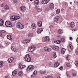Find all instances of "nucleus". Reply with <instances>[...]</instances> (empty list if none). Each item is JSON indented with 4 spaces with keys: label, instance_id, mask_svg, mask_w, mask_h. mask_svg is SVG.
I'll return each instance as SVG.
<instances>
[{
    "label": "nucleus",
    "instance_id": "obj_1",
    "mask_svg": "<svg viewBox=\"0 0 78 78\" xmlns=\"http://www.w3.org/2000/svg\"><path fill=\"white\" fill-rule=\"evenodd\" d=\"M25 60L27 61V62H30L31 61V58L30 55L28 54L26 55L24 58Z\"/></svg>",
    "mask_w": 78,
    "mask_h": 78
},
{
    "label": "nucleus",
    "instance_id": "obj_2",
    "mask_svg": "<svg viewBox=\"0 0 78 78\" xmlns=\"http://www.w3.org/2000/svg\"><path fill=\"white\" fill-rule=\"evenodd\" d=\"M34 66L32 65L29 66L27 70V72L29 73L31 71H32L33 70H34Z\"/></svg>",
    "mask_w": 78,
    "mask_h": 78
},
{
    "label": "nucleus",
    "instance_id": "obj_3",
    "mask_svg": "<svg viewBox=\"0 0 78 78\" xmlns=\"http://www.w3.org/2000/svg\"><path fill=\"white\" fill-rule=\"evenodd\" d=\"M20 19V17L18 16H12L10 18V20L12 21H14V20H17Z\"/></svg>",
    "mask_w": 78,
    "mask_h": 78
},
{
    "label": "nucleus",
    "instance_id": "obj_4",
    "mask_svg": "<svg viewBox=\"0 0 78 78\" xmlns=\"http://www.w3.org/2000/svg\"><path fill=\"white\" fill-rule=\"evenodd\" d=\"M5 25L7 27H12V24L11 22L9 21H6L5 22Z\"/></svg>",
    "mask_w": 78,
    "mask_h": 78
},
{
    "label": "nucleus",
    "instance_id": "obj_5",
    "mask_svg": "<svg viewBox=\"0 0 78 78\" xmlns=\"http://www.w3.org/2000/svg\"><path fill=\"white\" fill-rule=\"evenodd\" d=\"M36 48V47L35 45H32L29 48V51L30 52H32V51H33Z\"/></svg>",
    "mask_w": 78,
    "mask_h": 78
},
{
    "label": "nucleus",
    "instance_id": "obj_6",
    "mask_svg": "<svg viewBox=\"0 0 78 78\" xmlns=\"http://www.w3.org/2000/svg\"><path fill=\"white\" fill-rule=\"evenodd\" d=\"M52 49L58 51L59 49V47L56 46H52L51 47Z\"/></svg>",
    "mask_w": 78,
    "mask_h": 78
},
{
    "label": "nucleus",
    "instance_id": "obj_7",
    "mask_svg": "<svg viewBox=\"0 0 78 78\" xmlns=\"http://www.w3.org/2000/svg\"><path fill=\"white\" fill-rule=\"evenodd\" d=\"M26 7L24 6H23L20 7L21 10L22 12H25L26 10Z\"/></svg>",
    "mask_w": 78,
    "mask_h": 78
},
{
    "label": "nucleus",
    "instance_id": "obj_8",
    "mask_svg": "<svg viewBox=\"0 0 78 78\" xmlns=\"http://www.w3.org/2000/svg\"><path fill=\"white\" fill-rule=\"evenodd\" d=\"M44 41L45 42H48L50 41V38H49V37L48 36L45 37L44 39Z\"/></svg>",
    "mask_w": 78,
    "mask_h": 78
},
{
    "label": "nucleus",
    "instance_id": "obj_9",
    "mask_svg": "<svg viewBox=\"0 0 78 78\" xmlns=\"http://www.w3.org/2000/svg\"><path fill=\"white\" fill-rule=\"evenodd\" d=\"M41 3L43 5H46L48 3V0H42Z\"/></svg>",
    "mask_w": 78,
    "mask_h": 78
},
{
    "label": "nucleus",
    "instance_id": "obj_10",
    "mask_svg": "<svg viewBox=\"0 0 78 78\" xmlns=\"http://www.w3.org/2000/svg\"><path fill=\"white\" fill-rule=\"evenodd\" d=\"M44 49L45 51H50L51 50V48L47 47H44Z\"/></svg>",
    "mask_w": 78,
    "mask_h": 78
},
{
    "label": "nucleus",
    "instance_id": "obj_11",
    "mask_svg": "<svg viewBox=\"0 0 78 78\" xmlns=\"http://www.w3.org/2000/svg\"><path fill=\"white\" fill-rule=\"evenodd\" d=\"M43 31V29L42 28H39L37 30V33L39 34V33H42Z\"/></svg>",
    "mask_w": 78,
    "mask_h": 78
},
{
    "label": "nucleus",
    "instance_id": "obj_12",
    "mask_svg": "<svg viewBox=\"0 0 78 78\" xmlns=\"http://www.w3.org/2000/svg\"><path fill=\"white\" fill-rule=\"evenodd\" d=\"M11 49L12 51H14V52H16L17 51V49L16 48H15L13 46H11Z\"/></svg>",
    "mask_w": 78,
    "mask_h": 78
},
{
    "label": "nucleus",
    "instance_id": "obj_13",
    "mask_svg": "<svg viewBox=\"0 0 78 78\" xmlns=\"http://www.w3.org/2000/svg\"><path fill=\"white\" fill-rule=\"evenodd\" d=\"M13 60H14V58L12 57H11L8 59V62L9 63H11V62H12L13 61Z\"/></svg>",
    "mask_w": 78,
    "mask_h": 78
},
{
    "label": "nucleus",
    "instance_id": "obj_14",
    "mask_svg": "<svg viewBox=\"0 0 78 78\" xmlns=\"http://www.w3.org/2000/svg\"><path fill=\"white\" fill-rule=\"evenodd\" d=\"M50 8L51 9H54V4L52 3L50 5Z\"/></svg>",
    "mask_w": 78,
    "mask_h": 78
},
{
    "label": "nucleus",
    "instance_id": "obj_15",
    "mask_svg": "<svg viewBox=\"0 0 78 78\" xmlns=\"http://www.w3.org/2000/svg\"><path fill=\"white\" fill-rule=\"evenodd\" d=\"M60 64V63L58 62H55V64H54V67H58L59 66V65Z\"/></svg>",
    "mask_w": 78,
    "mask_h": 78
},
{
    "label": "nucleus",
    "instance_id": "obj_16",
    "mask_svg": "<svg viewBox=\"0 0 78 78\" xmlns=\"http://www.w3.org/2000/svg\"><path fill=\"white\" fill-rule=\"evenodd\" d=\"M4 24V21L3 20H0V26L1 27H2L3 25V24Z\"/></svg>",
    "mask_w": 78,
    "mask_h": 78
},
{
    "label": "nucleus",
    "instance_id": "obj_17",
    "mask_svg": "<svg viewBox=\"0 0 78 78\" xmlns=\"http://www.w3.org/2000/svg\"><path fill=\"white\" fill-rule=\"evenodd\" d=\"M37 74V71H35L33 73V74L31 76V77L33 78L34 77V76H36V75Z\"/></svg>",
    "mask_w": 78,
    "mask_h": 78
},
{
    "label": "nucleus",
    "instance_id": "obj_18",
    "mask_svg": "<svg viewBox=\"0 0 78 78\" xmlns=\"http://www.w3.org/2000/svg\"><path fill=\"white\" fill-rule=\"evenodd\" d=\"M7 38L9 40H12V36L10 35H8L7 36Z\"/></svg>",
    "mask_w": 78,
    "mask_h": 78
},
{
    "label": "nucleus",
    "instance_id": "obj_19",
    "mask_svg": "<svg viewBox=\"0 0 78 78\" xmlns=\"http://www.w3.org/2000/svg\"><path fill=\"white\" fill-rule=\"evenodd\" d=\"M59 19V17L58 16H56L54 18V20L55 22H57Z\"/></svg>",
    "mask_w": 78,
    "mask_h": 78
},
{
    "label": "nucleus",
    "instance_id": "obj_20",
    "mask_svg": "<svg viewBox=\"0 0 78 78\" xmlns=\"http://www.w3.org/2000/svg\"><path fill=\"white\" fill-rule=\"evenodd\" d=\"M70 27L72 28H73L75 27V23L73 22H72L70 23Z\"/></svg>",
    "mask_w": 78,
    "mask_h": 78
},
{
    "label": "nucleus",
    "instance_id": "obj_21",
    "mask_svg": "<svg viewBox=\"0 0 78 78\" xmlns=\"http://www.w3.org/2000/svg\"><path fill=\"white\" fill-rule=\"evenodd\" d=\"M36 25H35V23H32V28L33 29H35L36 28Z\"/></svg>",
    "mask_w": 78,
    "mask_h": 78
},
{
    "label": "nucleus",
    "instance_id": "obj_22",
    "mask_svg": "<svg viewBox=\"0 0 78 78\" xmlns=\"http://www.w3.org/2000/svg\"><path fill=\"white\" fill-rule=\"evenodd\" d=\"M25 65H20L19 66V68L20 69H23V68H25Z\"/></svg>",
    "mask_w": 78,
    "mask_h": 78
},
{
    "label": "nucleus",
    "instance_id": "obj_23",
    "mask_svg": "<svg viewBox=\"0 0 78 78\" xmlns=\"http://www.w3.org/2000/svg\"><path fill=\"white\" fill-rule=\"evenodd\" d=\"M39 72L41 74H45L47 73V71H42V70H40L39 71Z\"/></svg>",
    "mask_w": 78,
    "mask_h": 78
},
{
    "label": "nucleus",
    "instance_id": "obj_24",
    "mask_svg": "<svg viewBox=\"0 0 78 78\" xmlns=\"http://www.w3.org/2000/svg\"><path fill=\"white\" fill-rule=\"evenodd\" d=\"M53 55L54 58H56V57H57V56L56 55V53L55 52H53Z\"/></svg>",
    "mask_w": 78,
    "mask_h": 78
},
{
    "label": "nucleus",
    "instance_id": "obj_25",
    "mask_svg": "<svg viewBox=\"0 0 78 78\" xmlns=\"http://www.w3.org/2000/svg\"><path fill=\"white\" fill-rule=\"evenodd\" d=\"M38 25L39 27H42V23L41 21H39L38 23Z\"/></svg>",
    "mask_w": 78,
    "mask_h": 78
},
{
    "label": "nucleus",
    "instance_id": "obj_26",
    "mask_svg": "<svg viewBox=\"0 0 78 78\" xmlns=\"http://www.w3.org/2000/svg\"><path fill=\"white\" fill-rule=\"evenodd\" d=\"M54 43L57 44H59L61 43V41L60 40L56 41H54Z\"/></svg>",
    "mask_w": 78,
    "mask_h": 78
},
{
    "label": "nucleus",
    "instance_id": "obj_27",
    "mask_svg": "<svg viewBox=\"0 0 78 78\" xmlns=\"http://www.w3.org/2000/svg\"><path fill=\"white\" fill-rule=\"evenodd\" d=\"M17 71H13L12 72V75L13 76H14L15 75H16L17 74Z\"/></svg>",
    "mask_w": 78,
    "mask_h": 78
},
{
    "label": "nucleus",
    "instance_id": "obj_28",
    "mask_svg": "<svg viewBox=\"0 0 78 78\" xmlns=\"http://www.w3.org/2000/svg\"><path fill=\"white\" fill-rule=\"evenodd\" d=\"M65 51H66V49L64 48H62V49L61 54H64L65 53Z\"/></svg>",
    "mask_w": 78,
    "mask_h": 78
},
{
    "label": "nucleus",
    "instance_id": "obj_29",
    "mask_svg": "<svg viewBox=\"0 0 78 78\" xmlns=\"http://www.w3.org/2000/svg\"><path fill=\"white\" fill-rule=\"evenodd\" d=\"M18 75L19 76H22V75H23V73L21 71H20L18 73Z\"/></svg>",
    "mask_w": 78,
    "mask_h": 78
},
{
    "label": "nucleus",
    "instance_id": "obj_30",
    "mask_svg": "<svg viewBox=\"0 0 78 78\" xmlns=\"http://www.w3.org/2000/svg\"><path fill=\"white\" fill-rule=\"evenodd\" d=\"M62 30L59 29L58 30V33L59 34H62Z\"/></svg>",
    "mask_w": 78,
    "mask_h": 78
},
{
    "label": "nucleus",
    "instance_id": "obj_31",
    "mask_svg": "<svg viewBox=\"0 0 78 78\" xmlns=\"http://www.w3.org/2000/svg\"><path fill=\"white\" fill-rule=\"evenodd\" d=\"M35 4L38 5L39 3V0H35L34 1Z\"/></svg>",
    "mask_w": 78,
    "mask_h": 78
},
{
    "label": "nucleus",
    "instance_id": "obj_32",
    "mask_svg": "<svg viewBox=\"0 0 78 78\" xmlns=\"http://www.w3.org/2000/svg\"><path fill=\"white\" fill-rule=\"evenodd\" d=\"M66 58L68 61H69L70 59V56L69 55H67Z\"/></svg>",
    "mask_w": 78,
    "mask_h": 78
},
{
    "label": "nucleus",
    "instance_id": "obj_33",
    "mask_svg": "<svg viewBox=\"0 0 78 78\" xmlns=\"http://www.w3.org/2000/svg\"><path fill=\"white\" fill-rule=\"evenodd\" d=\"M3 62L2 61H0V67H2L3 66Z\"/></svg>",
    "mask_w": 78,
    "mask_h": 78
},
{
    "label": "nucleus",
    "instance_id": "obj_34",
    "mask_svg": "<svg viewBox=\"0 0 78 78\" xmlns=\"http://www.w3.org/2000/svg\"><path fill=\"white\" fill-rule=\"evenodd\" d=\"M22 24L20 23H19L17 25V27L19 28L20 27V26Z\"/></svg>",
    "mask_w": 78,
    "mask_h": 78
},
{
    "label": "nucleus",
    "instance_id": "obj_35",
    "mask_svg": "<svg viewBox=\"0 0 78 78\" xmlns=\"http://www.w3.org/2000/svg\"><path fill=\"white\" fill-rule=\"evenodd\" d=\"M5 10H8L9 9V7L7 5H6L5 7Z\"/></svg>",
    "mask_w": 78,
    "mask_h": 78
},
{
    "label": "nucleus",
    "instance_id": "obj_36",
    "mask_svg": "<svg viewBox=\"0 0 78 78\" xmlns=\"http://www.w3.org/2000/svg\"><path fill=\"white\" fill-rule=\"evenodd\" d=\"M56 13L58 14L60 13V10L59 9H57L56 11Z\"/></svg>",
    "mask_w": 78,
    "mask_h": 78
},
{
    "label": "nucleus",
    "instance_id": "obj_37",
    "mask_svg": "<svg viewBox=\"0 0 78 78\" xmlns=\"http://www.w3.org/2000/svg\"><path fill=\"white\" fill-rule=\"evenodd\" d=\"M37 9H38L37 11L39 12H41V11H42V9H41V8H38Z\"/></svg>",
    "mask_w": 78,
    "mask_h": 78
},
{
    "label": "nucleus",
    "instance_id": "obj_38",
    "mask_svg": "<svg viewBox=\"0 0 78 78\" xmlns=\"http://www.w3.org/2000/svg\"><path fill=\"white\" fill-rule=\"evenodd\" d=\"M23 28H24V26H23L21 24V26H20V27L19 28H21V29H23Z\"/></svg>",
    "mask_w": 78,
    "mask_h": 78
},
{
    "label": "nucleus",
    "instance_id": "obj_39",
    "mask_svg": "<svg viewBox=\"0 0 78 78\" xmlns=\"http://www.w3.org/2000/svg\"><path fill=\"white\" fill-rule=\"evenodd\" d=\"M75 65H76V66L77 67H78V61H76L75 63Z\"/></svg>",
    "mask_w": 78,
    "mask_h": 78
},
{
    "label": "nucleus",
    "instance_id": "obj_40",
    "mask_svg": "<svg viewBox=\"0 0 78 78\" xmlns=\"http://www.w3.org/2000/svg\"><path fill=\"white\" fill-rule=\"evenodd\" d=\"M66 76L68 78H70V75L69 73H66Z\"/></svg>",
    "mask_w": 78,
    "mask_h": 78
},
{
    "label": "nucleus",
    "instance_id": "obj_41",
    "mask_svg": "<svg viewBox=\"0 0 78 78\" xmlns=\"http://www.w3.org/2000/svg\"><path fill=\"white\" fill-rule=\"evenodd\" d=\"M66 66L68 67H69L70 66V64L69 63H68L66 64Z\"/></svg>",
    "mask_w": 78,
    "mask_h": 78
},
{
    "label": "nucleus",
    "instance_id": "obj_42",
    "mask_svg": "<svg viewBox=\"0 0 78 78\" xmlns=\"http://www.w3.org/2000/svg\"><path fill=\"white\" fill-rule=\"evenodd\" d=\"M33 36H34V35H33V34H29V37H33Z\"/></svg>",
    "mask_w": 78,
    "mask_h": 78
},
{
    "label": "nucleus",
    "instance_id": "obj_43",
    "mask_svg": "<svg viewBox=\"0 0 78 78\" xmlns=\"http://www.w3.org/2000/svg\"><path fill=\"white\" fill-rule=\"evenodd\" d=\"M23 44H27V41H26V40H24L23 41Z\"/></svg>",
    "mask_w": 78,
    "mask_h": 78
},
{
    "label": "nucleus",
    "instance_id": "obj_44",
    "mask_svg": "<svg viewBox=\"0 0 78 78\" xmlns=\"http://www.w3.org/2000/svg\"><path fill=\"white\" fill-rule=\"evenodd\" d=\"M26 44H28L30 42V40H26Z\"/></svg>",
    "mask_w": 78,
    "mask_h": 78
},
{
    "label": "nucleus",
    "instance_id": "obj_45",
    "mask_svg": "<svg viewBox=\"0 0 78 78\" xmlns=\"http://www.w3.org/2000/svg\"><path fill=\"white\" fill-rule=\"evenodd\" d=\"M72 75L74 76H75L76 75V73H72Z\"/></svg>",
    "mask_w": 78,
    "mask_h": 78
},
{
    "label": "nucleus",
    "instance_id": "obj_46",
    "mask_svg": "<svg viewBox=\"0 0 78 78\" xmlns=\"http://www.w3.org/2000/svg\"><path fill=\"white\" fill-rule=\"evenodd\" d=\"M52 76H47V77L48 78H52Z\"/></svg>",
    "mask_w": 78,
    "mask_h": 78
},
{
    "label": "nucleus",
    "instance_id": "obj_47",
    "mask_svg": "<svg viewBox=\"0 0 78 78\" xmlns=\"http://www.w3.org/2000/svg\"><path fill=\"white\" fill-rule=\"evenodd\" d=\"M39 7L38 5V4H37V5H35V8L36 9H38V8H38V7Z\"/></svg>",
    "mask_w": 78,
    "mask_h": 78
},
{
    "label": "nucleus",
    "instance_id": "obj_48",
    "mask_svg": "<svg viewBox=\"0 0 78 78\" xmlns=\"http://www.w3.org/2000/svg\"><path fill=\"white\" fill-rule=\"evenodd\" d=\"M53 64V62H51L50 61L48 62L49 65H51V64Z\"/></svg>",
    "mask_w": 78,
    "mask_h": 78
},
{
    "label": "nucleus",
    "instance_id": "obj_49",
    "mask_svg": "<svg viewBox=\"0 0 78 78\" xmlns=\"http://www.w3.org/2000/svg\"><path fill=\"white\" fill-rule=\"evenodd\" d=\"M1 32H2V33H6V31L5 30H2Z\"/></svg>",
    "mask_w": 78,
    "mask_h": 78
},
{
    "label": "nucleus",
    "instance_id": "obj_50",
    "mask_svg": "<svg viewBox=\"0 0 78 78\" xmlns=\"http://www.w3.org/2000/svg\"><path fill=\"white\" fill-rule=\"evenodd\" d=\"M70 48L71 49V50H73V47L72 46H71V47H70Z\"/></svg>",
    "mask_w": 78,
    "mask_h": 78
},
{
    "label": "nucleus",
    "instance_id": "obj_51",
    "mask_svg": "<svg viewBox=\"0 0 78 78\" xmlns=\"http://www.w3.org/2000/svg\"><path fill=\"white\" fill-rule=\"evenodd\" d=\"M59 69H60V70H62V66H61L59 68Z\"/></svg>",
    "mask_w": 78,
    "mask_h": 78
},
{
    "label": "nucleus",
    "instance_id": "obj_52",
    "mask_svg": "<svg viewBox=\"0 0 78 78\" xmlns=\"http://www.w3.org/2000/svg\"><path fill=\"white\" fill-rule=\"evenodd\" d=\"M61 41H62V42H64V38H62L61 39Z\"/></svg>",
    "mask_w": 78,
    "mask_h": 78
},
{
    "label": "nucleus",
    "instance_id": "obj_53",
    "mask_svg": "<svg viewBox=\"0 0 78 78\" xmlns=\"http://www.w3.org/2000/svg\"><path fill=\"white\" fill-rule=\"evenodd\" d=\"M2 36V32H0V37Z\"/></svg>",
    "mask_w": 78,
    "mask_h": 78
},
{
    "label": "nucleus",
    "instance_id": "obj_54",
    "mask_svg": "<svg viewBox=\"0 0 78 78\" xmlns=\"http://www.w3.org/2000/svg\"><path fill=\"white\" fill-rule=\"evenodd\" d=\"M76 55H78V51H76Z\"/></svg>",
    "mask_w": 78,
    "mask_h": 78
},
{
    "label": "nucleus",
    "instance_id": "obj_55",
    "mask_svg": "<svg viewBox=\"0 0 78 78\" xmlns=\"http://www.w3.org/2000/svg\"><path fill=\"white\" fill-rule=\"evenodd\" d=\"M13 2H15V3H17V0H13Z\"/></svg>",
    "mask_w": 78,
    "mask_h": 78
},
{
    "label": "nucleus",
    "instance_id": "obj_56",
    "mask_svg": "<svg viewBox=\"0 0 78 78\" xmlns=\"http://www.w3.org/2000/svg\"><path fill=\"white\" fill-rule=\"evenodd\" d=\"M60 37H61V36H60V35H58L57 37L58 38V39H59Z\"/></svg>",
    "mask_w": 78,
    "mask_h": 78
},
{
    "label": "nucleus",
    "instance_id": "obj_57",
    "mask_svg": "<svg viewBox=\"0 0 78 78\" xmlns=\"http://www.w3.org/2000/svg\"><path fill=\"white\" fill-rule=\"evenodd\" d=\"M3 6H4V5H3V4H2L1 5V7H3Z\"/></svg>",
    "mask_w": 78,
    "mask_h": 78
},
{
    "label": "nucleus",
    "instance_id": "obj_58",
    "mask_svg": "<svg viewBox=\"0 0 78 78\" xmlns=\"http://www.w3.org/2000/svg\"><path fill=\"white\" fill-rule=\"evenodd\" d=\"M50 28H53V26L52 25L50 26Z\"/></svg>",
    "mask_w": 78,
    "mask_h": 78
},
{
    "label": "nucleus",
    "instance_id": "obj_59",
    "mask_svg": "<svg viewBox=\"0 0 78 78\" xmlns=\"http://www.w3.org/2000/svg\"><path fill=\"white\" fill-rule=\"evenodd\" d=\"M43 78H48L47 76H44L43 77Z\"/></svg>",
    "mask_w": 78,
    "mask_h": 78
},
{
    "label": "nucleus",
    "instance_id": "obj_60",
    "mask_svg": "<svg viewBox=\"0 0 78 78\" xmlns=\"http://www.w3.org/2000/svg\"><path fill=\"white\" fill-rule=\"evenodd\" d=\"M70 40H72V39H73V38H72V37H70Z\"/></svg>",
    "mask_w": 78,
    "mask_h": 78
},
{
    "label": "nucleus",
    "instance_id": "obj_61",
    "mask_svg": "<svg viewBox=\"0 0 78 78\" xmlns=\"http://www.w3.org/2000/svg\"><path fill=\"white\" fill-rule=\"evenodd\" d=\"M76 41L78 43V37L76 40Z\"/></svg>",
    "mask_w": 78,
    "mask_h": 78
},
{
    "label": "nucleus",
    "instance_id": "obj_62",
    "mask_svg": "<svg viewBox=\"0 0 78 78\" xmlns=\"http://www.w3.org/2000/svg\"><path fill=\"white\" fill-rule=\"evenodd\" d=\"M5 78H9V77L8 76H5Z\"/></svg>",
    "mask_w": 78,
    "mask_h": 78
},
{
    "label": "nucleus",
    "instance_id": "obj_63",
    "mask_svg": "<svg viewBox=\"0 0 78 78\" xmlns=\"http://www.w3.org/2000/svg\"><path fill=\"white\" fill-rule=\"evenodd\" d=\"M2 12H5V11L4 10H2Z\"/></svg>",
    "mask_w": 78,
    "mask_h": 78
},
{
    "label": "nucleus",
    "instance_id": "obj_64",
    "mask_svg": "<svg viewBox=\"0 0 78 78\" xmlns=\"http://www.w3.org/2000/svg\"><path fill=\"white\" fill-rule=\"evenodd\" d=\"M57 78H61V77H60V76H58L57 77Z\"/></svg>",
    "mask_w": 78,
    "mask_h": 78
}]
</instances>
